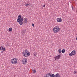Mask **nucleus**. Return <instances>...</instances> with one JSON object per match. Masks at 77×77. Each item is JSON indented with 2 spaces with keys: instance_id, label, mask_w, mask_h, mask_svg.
I'll list each match as a JSON object with an SVG mask.
<instances>
[{
  "instance_id": "7ed1b4c3",
  "label": "nucleus",
  "mask_w": 77,
  "mask_h": 77,
  "mask_svg": "<svg viewBox=\"0 0 77 77\" xmlns=\"http://www.w3.org/2000/svg\"><path fill=\"white\" fill-rule=\"evenodd\" d=\"M60 31V28L59 26L54 27L53 29V32L54 33H56Z\"/></svg>"
},
{
  "instance_id": "2eb2a0df",
  "label": "nucleus",
  "mask_w": 77,
  "mask_h": 77,
  "mask_svg": "<svg viewBox=\"0 0 77 77\" xmlns=\"http://www.w3.org/2000/svg\"><path fill=\"white\" fill-rule=\"evenodd\" d=\"M29 4H25V6H26V7H27L28 6H29Z\"/></svg>"
},
{
  "instance_id": "0eeeda50",
  "label": "nucleus",
  "mask_w": 77,
  "mask_h": 77,
  "mask_svg": "<svg viewBox=\"0 0 77 77\" xmlns=\"http://www.w3.org/2000/svg\"><path fill=\"white\" fill-rule=\"evenodd\" d=\"M61 57V56L60 55H58L57 56L55 57H54L55 60H58V59H60Z\"/></svg>"
},
{
  "instance_id": "f8f14e48",
  "label": "nucleus",
  "mask_w": 77,
  "mask_h": 77,
  "mask_svg": "<svg viewBox=\"0 0 77 77\" xmlns=\"http://www.w3.org/2000/svg\"><path fill=\"white\" fill-rule=\"evenodd\" d=\"M58 52L59 53H62V50H61V49L58 50Z\"/></svg>"
},
{
  "instance_id": "423d86ee",
  "label": "nucleus",
  "mask_w": 77,
  "mask_h": 77,
  "mask_svg": "<svg viewBox=\"0 0 77 77\" xmlns=\"http://www.w3.org/2000/svg\"><path fill=\"white\" fill-rule=\"evenodd\" d=\"M76 54V51H73L71 52V53H70L69 54V56H75Z\"/></svg>"
},
{
  "instance_id": "dca6fc26",
  "label": "nucleus",
  "mask_w": 77,
  "mask_h": 77,
  "mask_svg": "<svg viewBox=\"0 0 77 77\" xmlns=\"http://www.w3.org/2000/svg\"><path fill=\"white\" fill-rule=\"evenodd\" d=\"M55 75L54 74H52L51 75V77H55Z\"/></svg>"
},
{
  "instance_id": "412c9836",
  "label": "nucleus",
  "mask_w": 77,
  "mask_h": 77,
  "mask_svg": "<svg viewBox=\"0 0 77 77\" xmlns=\"http://www.w3.org/2000/svg\"><path fill=\"white\" fill-rule=\"evenodd\" d=\"M32 25L33 27H35V25H34V24L32 23Z\"/></svg>"
},
{
  "instance_id": "5701e85b",
  "label": "nucleus",
  "mask_w": 77,
  "mask_h": 77,
  "mask_svg": "<svg viewBox=\"0 0 77 77\" xmlns=\"http://www.w3.org/2000/svg\"><path fill=\"white\" fill-rule=\"evenodd\" d=\"M45 5H43V7H44V8H45Z\"/></svg>"
},
{
  "instance_id": "f3484780",
  "label": "nucleus",
  "mask_w": 77,
  "mask_h": 77,
  "mask_svg": "<svg viewBox=\"0 0 77 77\" xmlns=\"http://www.w3.org/2000/svg\"><path fill=\"white\" fill-rule=\"evenodd\" d=\"M3 46H1L0 47V50H3Z\"/></svg>"
},
{
  "instance_id": "9b49d317",
  "label": "nucleus",
  "mask_w": 77,
  "mask_h": 77,
  "mask_svg": "<svg viewBox=\"0 0 77 77\" xmlns=\"http://www.w3.org/2000/svg\"><path fill=\"white\" fill-rule=\"evenodd\" d=\"M36 72V70L35 69H32V72L33 74H35Z\"/></svg>"
},
{
  "instance_id": "f03ea898",
  "label": "nucleus",
  "mask_w": 77,
  "mask_h": 77,
  "mask_svg": "<svg viewBox=\"0 0 77 77\" xmlns=\"http://www.w3.org/2000/svg\"><path fill=\"white\" fill-rule=\"evenodd\" d=\"M22 54L24 57H28L30 55V52L27 50H24L22 52Z\"/></svg>"
},
{
  "instance_id": "aec40b11",
  "label": "nucleus",
  "mask_w": 77,
  "mask_h": 77,
  "mask_svg": "<svg viewBox=\"0 0 77 77\" xmlns=\"http://www.w3.org/2000/svg\"><path fill=\"white\" fill-rule=\"evenodd\" d=\"M73 73L74 74H77V71H75Z\"/></svg>"
},
{
  "instance_id": "1a4fd4ad",
  "label": "nucleus",
  "mask_w": 77,
  "mask_h": 77,
  "mask_svg": "<svg viewBox=\"0 0 77 77\" xmlns=\"http://www.w3.org/2000/svg\"><path fill=\"white\" fill-rule=\"evenodd\" d=\"M62 20L60 18H58L57 19V22H62Z\"/></svg>"
},
{
  "instance_id": "6ab92c4d",
  "label": "nucleus",
  "mask_w": 77,
  "mask_h": 77,
  "mask_svg": "<svg viewBox=\"0 0 77 77\" xmlns=\"http://www.w3.org/2000/svg\"><path fill=\"white\" fill-rule=\"evenodd\" d=\"M2 50H3V51H4L6 50V48H3Z\"/></svg>"
},
{
  "instance_id": "4468645a",
  "label": "nucleus",
  "mask_w": 77,
  "mask_h": 77,
  "mask_svg": "<svg viewBox=\"0 0 77 77\" xmlns=\"http://www.w3.org/2000/svg\"><path fill=\"white\" fill-rule=\"evenodd\" d=\"M66 51L65 50L63 49L62 50V53H64Z\"/></svg>"
},
{
  "instance_id": "f257e3e1",
  "label": "nucleus",
  "mask_w": 77,
  "mask_h": 77,
  "mask_svg": "<svg viewBox=\"0 0 77 77\" xmlns=\"http://www.w3.org/2000/svg\"><path fill=\"white\" fill-rule=\"evenodd\" d=\"M18 19L17 20V21L18 23H19V24L20 25H23V18L21 17V16L20 15L18 17Z\"/></svg>"
},
{
  "instance_id": "4be33fe9",
  "label": "nucleus",
  "mask_w": 77,
  "mask_h": 77,
  "mask_svg": "<svg viewBox=\"0 0 77 77\" xmlns=\"http://www.w3.org/2000/svg\"><path fill=\"white\" fill-rule=\"evenodd\" d=\"M4 52V51H1V53H3V52Z\"/></svg>"
},
{
  "instance_id": "a211bd4d",
  "label": "nucleus",
  "mask_w": 77,
  "mask_h": 77,
  "mask_svg": "<svg viewBox=\"0 0 77 77\" xmlns=\"http://www.w3.org/2000/svg\"><path fill=\"white\" fill-rule=\"evenodd\" d=\"M37 55V53H35L34 54V56H36Z\"/></svg>"
},
{
  "instance_id": "ddd939ff",
  "label": "nucleus",
  "mask_w": 77,
  "mask_h": 77,
  "mask_svg": "<svg viewBox=\"0 0 77 77\" xmlns=\"http://www.w3.org/2000/svg\"><path fill=\"white\" fill-rule=\"evenodd\" d=\"M8 30L9 32H11L12 30V28H10L8 29Z\"/></svg>"
},
{
  "instance_id": "20e7f679",
  "label": "nucleus",
  "mask_w": 77,
  "mask_h": 77,
  "mask_svg": "<svg viewBox=\"0 0 77 77\" xmlns=\"http://www.w3.org/2000/svg\"><path fill=\"white\" fill-rule=\"evenodd\" d=\"M11 62L13 65H16L18 62L17 59L14 58L11 60Z\"/></svg>"
},
{
  "instance_id": "39448f33",
  "label": "nucleus",
  "mask_w": 77,
  "mask_h": 77,
  "mask_svg": "<svg viewBox=\"0 0 77 77\" xmlns=\"http://www.w3.org/2000/svg\"><path fill=\"white\" fill-rule=\"evenodd\" d=\"M22 62L23 64H26L27 62V60L26 58H23L22 60Z\"/></svg>"
},
{
  "instance_id": "6e6552de",
  "label": "nucleus",
  "mask_w": 77,
  "mask_h": 77,
  "mask_svg": "<svg viewBox=\"0 0 77 77\" xmlns=\"http://www.w3.org/2000/svg\"><path fill=\"white\" fill-rule=\"evenodd\" d=\"M23 20L24 21V23L25 24H27L28 23V19L26 18H24L23 19Z\"/></svg>"
},
{
  "instance_id": "9d476101",
  "label": "nucleus",
  "mask_w": 77,
  "mask_h": 77,
  "mask_svg": "<svg viewBox=\"0 0 77 77\" xmlns=\"http://www.w3.org/2000/svg\"><path fill=\"white\" fill-rule=\"evenodd\" d=\"M55 77H60V74L59 73H57L55 75Z\"/></svg>"
}]
</instances>
